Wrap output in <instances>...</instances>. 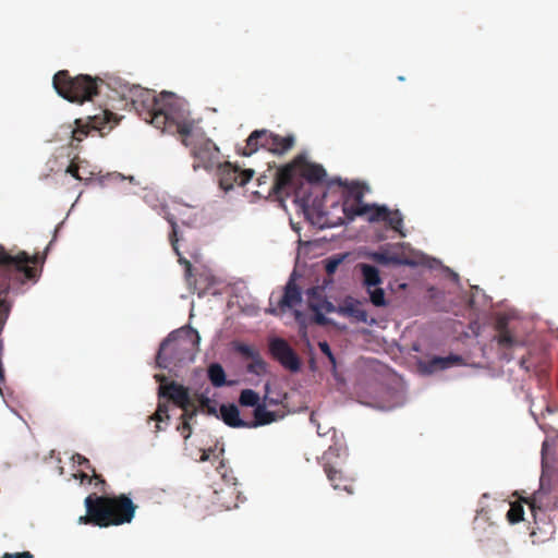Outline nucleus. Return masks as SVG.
I'll list each match as a JSON object with an SVG mask.
<instances>
[{
  "label": "nucleus",
  "instance_id": "42",
  "mask_svg": "<svg viewBox=\"0 0 558 558\" xmlns=\"http://www.w3.org/2000/svg\"><path fill=\"white\" fill-rule=\"evenodd\" d=\"M483 515H484V511L482 509L481 511L477 512V515L474 519V525L475 526L480 524L481 520H484Z\"/></svg>",
  "mask_w": 558,
  "mask_h": 558
},
{
  "label": "nucleus",
  "instance_id": "43",
  "mask_svg": "<svg viewBox=\"0 0 558 558\" xmlns=\"http://www.w3.org/2000/svg\"><path fill=\"white\" fill-rule=\"evenodd\" d=\"M80 478H81V481H82V482L87 481L88 483H90V482H92V480H93V478H95V477H94V476H89V475H88V474H86V473H81V474H80Z\"/></svg>",
  "mask_w": 558,
  "mask_h": 558
},
{
  "label": "nucleus",
  "instance_id": "18",
  "mask_svg": "<svg viewBox=\"0 0 558 558\" xmlns=\"http://www.w3.org/2000/svg\"><path fill=\"white\" fill-rule=\"evenodd\" d=\"M167 220L170 223L171 229H172L170 236H169L171 246L179 257L178 262L184 266V275H185V278L189 280L192 277V264L190 263V260H187L185 257H183L179 251V247H178L179 239H178V230H177L178 226H177L174 218L169 216V217H167Z\"/></svg>",
  "mask_w": 558,
  "mask_h": 558
},
{
  "label": "nucleus",
  "instance_id": "37",
  "mask_svg": "<svg viewBox=\"0 0 558 558\" xmlns=\"http://www.w3.org/2000/svg\"><path fill=\"white\" fill-rule=\"evenodd\" d=\"M339 263V259H329L326 264V271L328 274H332L337 269Z\"/></svg>",
  "mask_w": 558,
  "mask_h": 558
},
{
  "label": "nucleus",
  "instance_id": "40",
  "mask_svg": "<svg viewBox=\"0 0 558 558\" xmlns=\"http://www.w3.org/2000/svg\"><path fill=\"white\" fill-rule=\"evenodd\" d=\"M214 452V449L209 448L208 450H204L201 457V461H208L210 458V454Z\"/></svg>",
  "mask_w": 558,
  "mask_h": 558
},
{
  "label": "nucleus",
  "instance_id": "21",
  "mask_svg": "<svg viewBox=\"0 0 558 558\" xmlns=\"http://www.w3.org/2000/svg\"><path fill=\"white\" fill-rule=\"evenodd\" d=\"M277 173H278V170L275 172L274 175L271 173H269V174L264 173V174L259 175L257 179V184L259 187H262L263 185H267L268 183H270V185L267 189L256 191L255 194H257L258 196H264L265 194L267 196L274 195L278 198H282L283 196H290L291 190H288L280 195L275 194V192L269 193V190L275 182Z\"/></svg>",
  "mask_w": 558,
  "mask_h": 558
},
{
  "label": "nucleus",
  "instance_id": "8",
  "mask_svg": "<svg viewBox=\"0 0 558 558\" xmlns=\"http://www.w3.org/2000/svg\"><path fill=\"white\" fill-rule=\"evenodd\" d=\"M332 456L340 457V449L333 448L332 446H330L328 448V450H326L322 457L323 469H324V472H325L328 481L330 482L333 489H343L344 492H347L350 495L353 494L354 493L353 480L351 477L344 475L341 470L337 469L329 462V459Z\"/></svg>",
  "mask_w": 558,
  "mask_h": 558
},
{
  "label": "nucleus",
  "instance_id": "5",
  "mask_svg": "<svg viewBox=\"0 0 558 558\" xmlns=\"http://www.w3.org/2000/svg\"><path fill=\"white\" fill-rule=\"evenodd\" d=\"M105 81L87 74L71 76L69 71L61 70L53 76V87L57 93L71 102L83 104L93 100L101 92ZM110 87V84H107Z\"/></svg>",
  "mask_w": 558,
  "mask_h": 558
},
{
  "label": "nucleus",
  "instance_id": "24",
  "mask_svg": "<svg viewBox=\"0 0 558 558\" xmlns=\"http://www.w3.org/2000/svg\"><path fill=\"white\" fill-rule=\"evenodd\" d=\"M385 223L401 236H405V233L403 232V216L399 209H389V217L386 218Z\"/></svg>",
  "mask_w": 558,
  "mask_h": 558
},
{
  "label": "nucleus",
  "instance_id": "33",
  "mask_svg": "<svg viewBox=\"0 0 558 558\" xmlns=\"http://www.w3.org/2000/svg\"><path fill=\"white\" fill-rule=\"evenodd\" d=\"M238 352L240 354H242L243 356L251 359V360L253 357H256L257 354H259L256 350H254L252 347H250L247 344H240L238 347Z\"/></svg>",
  "mask_w": 558,
  "mask_h": 558
},
{
  "label": "nucleus",
  "instance_id": "31",
  "mask_svg": "<svg viewBox=\"0 0 558 558\" xmlns=\"http://www.w3.org/2000/svg\"><path fill=\"white\" fill-rule=\"evenodd\" d=\"M72 460H73V462L77 463L78 465L85 466L86 469H90L95 480H97L99 483H101L104 485L106 484L105 480L96 473L94 468H92L89 460L87 458H85L84 456H82L80 453H75L73 456Z\"/></svg>",
  "mask_w": 558,
  "mask_h": 558
},
{
  "label": "nucleus",
  "instance_id": "34",
  "mask_svg": "<svg viewBox=\"0 0 558 558\" xmlns=\"http://www.w3.org/2000/svg\"><path fill=\"white\" fill-rule=\"evenodd\" d=\"M178 430L181 433L184 439L190 438L192 434V427L190 425V422H187L186 420L183 421L182 424L178 426Z\"/></svg>",
  "mask_w": 558,
  "mask_h": 558
},
{
  "label": "nucleus",
  "instance_id": "44",
  "mask_svg": "<svg viewBox=\"0 0 558 558\" xmlns=\"http://www.w3.org/2000/svg\"><path fill=\"white\" fill-rule=\"evenodd\" d=\"M328 360L331 363L332 368L335 369L336 365H337V362H336V357H335L333 353L331 354V356H328Z\"/></svg>",
  "mask_w": 558,
  "mask_h": 558
},
{
  "label": "nucleus",
  "instance_id": "1",
  "mask_svg": "<svg viewBox=\"0 0 558 558\" xmlns=\"http://www.w3.org/2000/svg\"><path fill=\"white\" fill-rule=\"evenodd\" d=\"M119 94L130 100L134 110L156 129L180 136L181 143L190 148L194 170H210L218 166L219 148L204 134L193 132L194 120L179 108L173 94L162 92L156 95L151 89L135 85H121Z\"/></svg>",
  "mask_w": 558,
  "mask_h": 558
},
{
  "label": "nucleus",
  "instance_id": "20",
  "mask_svg": "<svg viewBox=\"0 0 558 558\" xmlns=\"http://www.w3.org/2000/svg\"><path fill=\"white\" fill-rule=\"evenodd\" d=\"M359 267L363 276V283L367 290L381 283L379 271L375 266L368 264H360Z\"/></svg>",
  "mask_w": 558,
  "mask_h": 558
},
{
  "label": "nucleus",
  "instance_id": "12",
  "mask_svg": "<svg viewBox=\"0 0 558 558\" xmlns=\"http://www.w3.org/2000/svg\"><path fill=\"white\" fill-rule=\"evenodd\" d=\"M158 396L159 398L167 397L185 412L192 407L187 388L175 381L160 385Z\"/></svg>",
  "mask_w": 558,
  "mask_h": 558
},
{
  "label": "nucleus",
  "instance_id": "13",
  "mask_svg": "<svg viewBox=\"0 0 558 558\" xmlns=\"http://www.w3.org/2000/svg\"><path fill=\"white\" fill-rule=\"evenodd\" d=\"M316 291L312 289V296L308 307L314 312L313 322L319 326H326L330 320L325 316V313H337L338 306H335L326 298H315Z\"/></svg>",
  "mask_w": 558,
  "mask_h": 558
},
{
  "label": "nucleus",
  "instance_id": "46",
  "mask_svg": "<svg viewBox=\"0 0 558 558\" xmlns=\"http://www.w3.org/2000/svg\"><path fill=\"white\" fill-rule=\"evenodd\" d=\"M269 404H278V401L275 399H268Z\"/></svg>",
  "mask_w": 558,
  "mask_h": 558
},
{
  "label": "nucleus",
  "instance_id": "10",
  "mask_svg": "<svg viewBox=\"0 0 558 558\" xmlns=\"http://www.w3.org/2000/svg\"><path fill=\"white\" fill-rule=\"evenodd\" d=\"M269 352L286 369L298 373L301 369V360L287 340L275 338L269 342Z\"/></svg>",
  "mask_w": 558,
  "mask_h": 558
},
{
  "label": "nucleus",
  "instance_id": "41",
  "mask_svg": "<svg viewBox=\"0 0 558 558\" xmlns=\"http://www.w3.org/2000/svg\"><path fill=\"white\" fill-rule=\"evenodd\" d=\"M195 415V411L189 412V410L182 414L183 421H190Z\"/></svg>",
  "mask_w": 558,
  "mask_h": 558
},
{
  "label": "nucleus",
  "instance_id": "26",
  "mask_svg": "<svg viewBox=\"0 0 558 558\" xmlns=\"http://www.w3.org/2000/svg\"><path fill=\"white\" fill-rule=\"evenodd\" d=\"M259 400V395L253 389H243L239 397V403L242 407H252L254 409L260 404Z\"/></svg>",
  "mask_w": 558,
  "mask_h": 558
},
{
  "label": "nucleus",
  "instance_id": "45",
  "mask_svg": "<svg viewBox=\"0 0 558 558\" xmlns=\"http://www.w3.org/2000/svg\"><path fill=\"white\" fill-rule=\"evenodd\" d=\"M111 178H112V179H114V180H116V179H121V180H123V179H124V177H122L120 173L111 174Z\"/></svg>",
  "mask_w": 558,
  "mask_h": 558
},
{
  "label": "nucleus",
  "instance_id": "28",
  "mask_svg": "<svg viewBox=\"0 0 558 558\" xmlns=\"http://www.w3.org/2000/svg\"><path fill=\"white\" fill-rule=\"evenodd\" d=\"M169 418L170 417L168 414V405L166 403L159 402L156 412L151 416H149L148 420L157 422L155 426V432L158 433L161 430L159 423Z\"/></svg>",
  "mask_w": 558,
  "mask_h": 558
},
{
  "label": "nucleus",
  "instance_id": "35",
  "mask_svg": "<svg viewBox=\"0 0 558 558\" xmlns=\"http://www.w3.org/2000/svg\"><path fill=\"white\" fill-rule=\"evenodd\" d=\"M66 173L71 174L73 178H75L76 180H80L82 181L83 180V177H81L80 174V168L74 162V160L66 168Z\"/></svg>",
  "mask_w": 558,
  "mask_h": 558
},
{
  "label": "nucleus",
  "instance_id": "38",
  "mask_svg": "<svg viewBox=\"0 0 558 558\" xmlns=\"http://www.w3.org/2000/svg\"><path fill=\"white\" fill-rule=\"evenodd\" d=\"M318 347H319V350L322 351V353H324L327 357L331 356L332 351H331L330 345L328 344V342L320 341L318 343Z\"/></svg>",
  "mask_w": 558,
  "mask_h": 558
},
{
  "label": "nucleus",
  "instance_id": "30",
  "mask_svg": "<svg viewBox=\"0 0 558 558\" xmlns=\"http://www.w3.org/2000/svg\"><path fill=\"white\" fill-rule=\"evenodd\" d=\"M369 294V300L375 306H385L386 305V298H385V291L384 289L377 287H373L369 290H367Z\"/></svg>",
  "mask_w": 558,
  "mask_h": 558
},
{
  "label": "nucleus",
  "instance_id": "25",
  "mask_svg": "<svg viewBox=\"0 0 558 558\" xmlns=\"http://www.w3.org/2000/svg\"><path fill=\"white\" fill-rule=\"evenodd\" d=\"M458 361H460V357L456 355H450L447 357L435 356L428 362L427 367L429 372H435L439 369H445L453 365Z\"/></svg>",
  "mask_w": 558,
  "mask_h": 558
},
{
  "label": "nucleus",
  "instance_id": "47",
  "mask_svg": "<svg viewBox=\"0 0 558 558\" xmlns=\"http://www.w3.org/2000/svg\"><path fill=\"white\" fill-rule=\"evenodd\" d=\"M155 378H156L158 381L163 380V376H161V375H156V376H155Z\"/></svg>",
  "mask_w": 558,
  "mask_h": 558
},
{
  "label": "nucleus",
  "instance_id": "3",
  "mask_svg": "<svg viewBox=\"0 0 558 558\" xmlns=\"http://www.w3.org/2000/svg\"><path fill=\"white\" fill-rule=\"evenodd\" d=\"M298 175L310 183H318L326 177V171L320 165L308 162L303 155H299L292 162L278 169L269 193L275 192V194L280 195L291 190V193H295V201L300 202L301 206L307 210L311 205H314V202L311 201L310 195H302L300 191H295L299 181Z\"/></svg>",
  "mask_w": 558,
  "mask_h": 558
},
{
  "label": "nucleus",
  "instance_id": "2",
  "mask_svg": "<svg viewBox=\"0 0 558 558\" xmlns=\"http://www.w3.org/2000/svg\"><path fill=\"white\" fill-rule=\"evenodd\" d=\"M84 505L86 514L78 518L80 524H92L99 527L131 523L137 506L124 494L118 496L88 495Z\"/></svg>",
  "mask_w": 558,
  "mask_h": 558
},
{
  "label": "nucleus",
  "instance_id": "22",
  "mask_svg": "<svg viewBox=\"0 0 558 558\" xmlns=\"http://www.w3.org/2000/svg\"><path fill=\"white\" fill-rule=\"evenodd\" d=\"M207 374L214 387H222L227 385L225 369L219 363L210 364Z\"/></svg>",
  "mask_w": 558,
  "mask_h": 558
},
{
  "label": "nucleus",
  "instance_id": "27",
  "mask_svg": "<svg viewBox=\"0 0 558 558\" xmlns=\"http://www.w3.org/2000/svg\"><path fill=\"white\" fill-rule=\"evenodd\" d=\"M75 124L76 128L71 130L72 143H81L89 134L90 131H97L95 128L90 129L88 124H83L81 120H75Z\"/></svg>",
  "mask_w": 558,
  "mask_h": 558
},
{
  "label": "nucleus",
  "instance_id": "11",
  "mask_svg": "<svg viewBox=\"0 0 558 558\" xmlns=\"http://www.w3.org/2000/svg\"><path fill=\"white\" fill-rule=\"evenodd\" d=\"M338 184L343 187L342 191V213L344 217L350 220V209L355 206H363V198L365 192L367 191V186L364 183L357 181H342L341 179L337 180Z\"/></svg>",
  "mask_w": 558,
  "mask_h": 558
},
{
  "label": "nucleus",
  "instance_id": "16",
  "mask_svg": "<svg viewBox=\"0 0 558 558\" xmlns=\"http://www.w3.org/2000/svg\"><path fill=\"white\" fill-rule=\"evenodd\" d=\"M254 418L247 421V428H256L259 426L271 424L284 417L283 412L268 411L265 403H260L254 409Z\"/></svg>",
  "mask_w": 558,
  "mask_h": 558
},
{
  "label": "nucleus",
  "instance_id": "32",
  "mask_svg": "<svg viewBox=\"0 0 558 558\" xmlns=\"http://www.w3.org/2000/svg\"><path fill=\"white\" fill-rule=\"evenodd\" d=\"M198 402L203 411L209 415H215L218 417L216 404L208 397L201 395Z\"/></svg>",
  "mask_w": 558,
  "mask_h": 558
},
{
  "label": "nucleus",
  "instance_id": "17",
  "mask_svg": "<svg viewBox=\"0 0 558 558\" xmlns=\"http://www.w3.org/2000/svg\"><path fill=\"white\" fill-rule=\"evenodd\" d=\"M220 417L226 425L232 428H247V421L240 417V411L233 403L221 404Z\"/></svg>",
  "mask_w": 558,
  "mask_h": 558
},
{
  "label": "nucleus",
  "instance_id": "7",
  "mask_svg": "<svg viewBox=\"0 0 558 558\" xmlns=\"http://www.w3.org/2000/svg\"><path fill=\"white\" fill-rule=\"evenodd\" d=\"M302 303V290L295 282V271H293L283 288L282 296L277 301L276 306H270L266 310L267 313L281 316L289 310H293L295 320L304 326L305 317L304 314L298 310H294L296 305Z\"/></svg>",
  "mask_w": 558,
  "mask_h": 558
},
{
  "label": "nucleus",
  "instance_id": "29",
  "mask_svg": "<svg viewBox=\"0 0 558 558\" xmlns=\"http://www.w3.org/2000/svg\"><path fill=\"white\" fill-rule=\"evenodd\" d=\"M247 372L260 376L267 372V363L257 354L247 365Z\"/></svg>",
  "mask_w": 558,
  "mask_h": 558
},
{
  "label": "nucleus",
  "instance_id": "4",
  "mask_svg": "<svg viewBox=\"0 0 558 558\" xmlns=\"http://www.w3.org/2000/svg\"><path fill=\"white\" fill-rule=\"evenodd\" d=\"M201 337L196 329L182 327L169 333L161 342L156 356V363L160 368H168L185 362H193L198 351Z\"/></svg>",
  "mask_w": 558,
  "mask_h": 558
},
{
  "label": "nucleus",
  "instance_id": "14",
  "mask_svg": "<svg viewBox=\"0 0 558 558\" xmlns=\"http://www.w3.org/2000/svg\"><path fill=\"white\" fill-rule=\"evenodd\" d=\"M368 215L369 222H385L389 217V208L385 205L364 204L363 206L350 209V221L354 220L357 216Z\"/></svg>",
  "mask_w": 558,
  "mask_h": 558
},
{
  "label": "nucleus",
  "instance_id": "36",
  "mask_svg": "<svg viewBox=\"0 0 558 558\" xmlns=\"http://www.w3.org/2000/svg\"><path fill=\"white\" fill-rule=\"evenodd\" d=\"M1 558H34L31 551L4 553Z\"/></svg>",
  "mask_w": 558,
  "mask_h": 558
},
{
  "label": "nucleus",
  "instance_id": "15",
  "mask_svg": "<svg viewBox=\"0 0 558 558\" xmlns=\"http://www.w3.org/2000/svg\"><path fill=\"white\" fill-rule=\"evenodd\" d=\"M337 313L341 316L353 318L357 323H366L368 317L362 302L352 296L344 298L338 306Z\"/></svg>",
  "mask_w": 558,
  "mask_h": 558
},
{
  "label": "nucleus",
  "instance_id": "23",
  "mask_svg": "<svg viewBox=\"0 0 558 558\" xmlns=\"http://www.w3.org/2000/svg\"><path fill=\"white\" fill-rule=\"evenodd\" d=\"M372 258L381 265H410L408 260H403L397 254H390L388 252H376L372 255Z\"/></svg>",
  "mask_w": 558,
  "mask_h": 558
},
{
  "label": "nucleus",
  "instance_id": "9",
  "mask_svg": "<svg viewBox=\"0 0 558 558\" xmlns=\"http://www.w3.org/2000/svg\"><path fill=\"white\" fill-rule=\"evenodd\" d=\"M217 167L219 185L225 191L233 189L234 185H245L254 174V170H242L231 162L218 163Z\"/></svg>",
  "mask_w": 558,
  "mask_h": 558
},
{
  "label": "nucleus",
  "instance_id": "6",
  "mask_svg": "<svg viewBox=\"0 0 558 558\" xmlns=\"http://www.w3.org/2000/svg\"><path fill=\"white\" fill-rule=\"evenodd\" d=\"M295 145V137L292 134L286 136L276 134L267 129L254 130L240 149L243 156H251L258 149H265L274 155H284Z\"/></svg>",
  "mask_w": 558,
  "mask_h": 558
},
{
  "label": "nucleus",
  "instance_id": "19",
  "mask_svg": "<svg viewBox=\"0 0 558 558\" xmlns=\"http://www.w3.org/2000/svg\"><path fill=\"white\" fill-rule=\"evenodd\" d=\"M216 495L215 504L221 509L230 510L232 508L238 507V504L234 499L236 497V488L234 486L226 485L221 487L219 490H215Z\"/></svg>",
  "mask_w": 558,
  "mask_h": 558
},
{
  "label": "nucleus",
  "instance_id": "39",
  "mask_svg": "<svg viewBox=\"0 0 558 558\" xmlns=\"http://www.w3.org/2000/svg\"><path fill=\"white\" fill-rule=\"evenodd\" d=\"M310 421H311L314 425H316L317 434H318L319 436H322V435H325V434H326L325 432H320V425H319V423H318V422H317V420H316V412H312V413H311Z\"/></svg>",
  "mask_w": 558,
  "mask_h": 558
}]
</instances>
